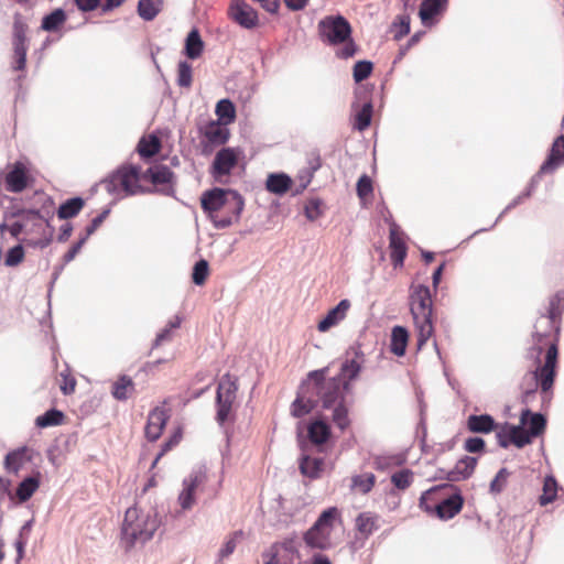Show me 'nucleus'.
<instances>
[{"instance_id":"obj_30","label":"nucleus","mask_w":564,"mask_h":564,"mask_svg":"<svg viewBox=\"0 0 564 564\" xmlns=\"http://www.w3.org/2000/svg\"><path fill=\"white\" fill-rule=\"evenodd\" d=\"M302 389L303 393L299 394L291 404V414L294 417H302L311 413L317 402L315 399H313V395L311 394L307 398L305 397V394H308V392L306 391V389H304V386L302 387Z\"/></svg>"},{"instance_id":"obj_44","label":"nucleus","mask_w":564,"mask_h":564,"mask_svg":"<svg viewBox=\"0 0 564 564\" xmlns=\"http://www.w3.org/2000/svg\"><path fill=\"white\" fill-rule=\"evenodd\" d=\"M332 421L340 431H345L349 427V412L344 401H340L334 405Z\"/></svg>"},{"instance_id":"obj_56","label":"nucleus","mask_w":564,"mask_h":564,"mask_svg":"<svg viewBox=\"0 0 564 564\" xmlns=\"http://www.w3.org/2000/svg\"><path fill=\"white\" fill-rule=\"evenodd\" d=\"M373 65L369 61H359L355 64L352 76L356 83H361L367 79L372 72Z\"/></svg>"},{"instance_id":"obj_54","label":"nucleus","mask_w":564,"mask_h":564,"mask_svg":"<svg viewBox=\"0 0 564 564\" xmlns=\"http://www.w3.org/2000/svg\"><path fill=\"white\" fill-rule=\"evenodd\" d=\"M182 440V429L178 427L174 431V433L169 437V440L162 445L161 452L156 455L155 459L152 463V468L156 466L159 460L174 446H176Z\"/></svg>"},{"instance_id":"obj_11","label":"nucleus","mask_w":564,"mask_h":564,"mask_svg":"<svg viewBox=\"0 0 564 564\" xmlns=\"http://www.w3.org/2000/svg\"><path fill=\"white\" fill-rule=\"evenodd\" d=\"M384 219L389 224V250L391 262L394 268H402L408 254L404 232L392 219V215L389 212L388 217Z\"/></svg>"},{"instance_id":"obj_34","label":"nucleus","mask_w":564,"mask_h":564,"mask_svg":"<svg viewBox=\"0 0 564 564\" xmlns=\"http://www.w3.org/2000/svg\"><path fill=\"white\" fill-rule=\"evenodd\" d=\"M467 427L473 433H489L495 430L496 423L489 414L470 415Z\"/></svg>"},{"instance_id":"obj_43","label":"nucleus","mask_w":564,"mask_h":564,"mask_svg":"<svg viewBox=\"0 0 564 564\" xmlns=\"http://www.w3.org/2000/svg\"><path fill=\"white\" fill-rule=\"evenodd\" d=\"M64 413L59 410L52 409L40 415L35 420V425L41 429L48 426H57L64 422Z\"/></svg>"},{"instance_id":"obj_22","label":"nucleus","mask_w":564,"mask_h":564,"mask_svg":"<svg viewBox=\"0 0 564 564\" xmlns=\"http://www.w3.org/2000/svg\"><path fill=\"white\" fill-rule=\"evenodd\" d=\"M520 424L528 427L527 432L534 438L541 436L546 427V420L541 413H533L529 409L521 412Z\"/></svg>"},{"instance_id":"obj_4","label":"nucleus","mask_w":564,"mask_h":564,"mask_svg":"<svg viewBox=\"0 0 564 564\" xmlns=\"http://www.w3.org/2000/svg\"><path fill=\"white\" fill-rule=\"evenodd\" d=\"M318 33L323 42L345 45L337 53L339 57L349 58L356 53V45L350 39L351 26L341 15H329L318 22Z\"/></svg>"},{"instance_id":"obj_9","label":"nucleus","mask_w":564,"mask_h":564,"mask_svg":"<svg viewBox=\"0 0 564 564\" xmlns=\"http://www.w3.org/2000/svg\"><path fill=\"white\" fill-rule=\"evenodd\" d=\"M141 170L138 166L127 165L118 169L107 180L104 181L105 188L112 194L123 192L126 195H132L139 192V181Z\"/></svg>"},{"instance_id":"obj_39","label":"nucleus","mask_w":564,"mask_h":564,"mask_svg":"<svg viewBox=\"0 0 564 564\" xmlns=\"http://www.w3.org/2000/svg\"><path fill=\"white\" fill-rule=\"evenodd\" d=\"M85 206V200L80 197H74L64 202L57 210L59 219H69L80 213Z\"/></svg>"},{"instance_id":"obj_17","label":"nucleus","mask_w":564,"mask_h":564,"mask_svg":"<svg viewBox=\"0 0 564 564\" xmlns=\"http://www.w3.org/2000/svg\"><path fill=\"white\" fill-rule=\"evenodd\" d=\"M170 410L163 406H155L152 411H150L144 430L145 437L150 442H155L160 438L166 422L170 419Z\"/></svg>"},{"instance_id":"obj_14","label":"nucleus","mask_w":564,"mask_h":564,"mask_svg":"<svg viewBox=\"0 0 564 564\" xmlns=\"http://www.w3.org/2000/svg\"><path fill=\"white\" fill-rule=\"evenodd\" d=\"M299 556V551L293 540L274 543L263 554L264 564H294Z\"/></svg>"},{"instance_id":"obj_64","label":"nucleus","mask_w":564,"mask_h":564,"mask_svg":"<svg viewBox=\"0 0 564 564\" xmlns=\"http://www.w3.org/2000/svg\"><path fill=\"white\" fill-rule=\"evenodd\" d=\"M101 0H74L78 10L83 12H90L96 10L100 6Z\"/></svg>"},{"instance_id":"obj_2","label":"nucleus","mask_w":564,"mask_h":564,"mask_svg":"<svg viewBox=\"0 0 564 564\" xmlns=\"http://www.w3.org/2000/svg\"><path fill=\"white\" fill-rule=\"evenodd\" d=\"M160 523L155 510H144L137 506L129 508L124 513L121 528V540L124 547L130 550L135 544H144L151 540Z\"/></svg>"},{"instance_id":"obj_32","label":"nucleus","mask_w":564,"mask_h":564,"mask_svg":"<svg viewBox=\"0 0 564 564\" xmlns=\"http://www.w3.org/2000/svg\"><path fill=\"white\" fill-rule=\"evenodd\" d=\"M134 392V382L129 376H120L111 387V394L118 401L127 400Z\"/></svg>"},{"instance_id":"obj_63","label":"nucleus","mask_w":564,"mask_h":564,"mask_svg":"<svg viewBox=\"0 0 564 564\" xmlns=\"http://www.w3.org/2000/svg\"><path fill=\"white\" fill-rule=\"evenodd\" d=\"M108 214H109V210H104L101 214H99L91 220L90 225L87 226V228H86V235H85L86 238H88L90 235H93L98 229V227L107 218Z\"/></svg>"},{"instance_id":"obj_41","label":"nucleus","mask_w":564,"mask_h":564,"mask_svg":"<svg viewBox=\"0 0 564 564\" xmlns=\"http://www.w3.org/2000/svg\"><path fill=\"white\" fill-rule=\"evenodd\" d=\"M557 497V481L553 476H546L543 481L542 495L539 497V503L542 507L552 503Z\"/></svg>"},{"instance_id":"obj_8","label":"nucleus","mask_w":564,"mask_h":564,"mask_svg":"<svg viewBox=\"0 0 564 564\" xmlns=\"http://www.w3.org/2000/svg\"><path fill=\"white\" fill-rule=\"evenodd\" d=\"M238 392V379L230 373L221 377L216 392V420L219 424L235 420V403Z\"/></svg>"},{"instance_id":"obj_5","label":"nucleus","mask_w":564,"mask_h":564,"mask_svg":"<svg viewBox=\"0 0 564 564\" xmlns=\"http://www.w3.org/2000/svg\"><path fill=\"white\" fill-rule=\"evenodd\" d=\"M327 368L311 371L304 382V389L308 394L317 397L324 409H330L340 401H344L341 391V379H326Z\"/></svg>"},{"instance_id":"obj_27","label":"nucleus","mask_w":564,"mask_h":564,"mask_svg":"<svg viewBox=\"0 0 564 564\" xmlns=\"http://www.w3.org/2000/svg\"><path fill=\"white\" fill-rule=\"evenodd\" d=\"M142 177L144 180L150 181L152 184L156 186H166L171 185L174 178V173L170 167L165 165H155L150 167Z\"/></svg>"},{"instance_id":"obj_19","label":"nucleus","mask_w":564,"mask_h":564,"mask_svg":"<svg viewBox=\"0 0 564 564\" xmlns=\"http://www.w3.org/2000/svg\"><path fill=\"white\" fill-rule=\"evenodd\" d=\"M499 444L502 447H507L509 443H512L517 447L521 448L532 442V437L529 435L527 430L520 425H507L498 434Z\"/></svg>"},{"instance_id":"obj_46","label":"nucleus","mask_w":564,"mask_h":564,"mask_svg":"<svg viewBox=\"0 0 564 564\" xmlns=\"http://www.w3.org/2000/svg\"><path fill=\"white\" fill-rule=\"evenodd\" d=\"M414 479V473L411 469L404 468L391 475V482L399 490L408 489Z\"/></svg>"},{"instance_id":"obj_20","label":"nucleus","mask_w":564,"mask_h":564,"mask_svg":"<svg viewBox=\"0 0 564 564\" xmlns=\"http://www.w3.org/2000/svg\"><path fill=\"white\" fill-rule=\"evenodd\" d=\"M564 164V134L557 137L551 148L550 154L540 170L536 176L542 174L553 173L557 167Z\"/></svg>"},{"instance_id":"obj_45","label":"nucleus","mask_w":564,"mask_h":564,"mask_svg":"<svg viewBox=\"0 0 564 564\" xmlns=\"http://www.w3.org/2000/svg\"><path fill=\"white\" fill-rule=\"evenodd\" d=\"M216 115L225 123H231L236 119V109L229 99H221L216 105Z\"/></svg>"},{"instance_id":"obj_31","label":"nucleus","mask_w":564,"mask_h":564,"mask_svg":"<svg viewBox=\"0 0 564 564\" xmlns=\"http://www.w3.org/2000/svg\"><path fill=\"white\" fill-rule=\"evenodd\" d=\"M379 517L371 512H362L356 519V529L362 539H368L378 530Z\"/></svg>"},{"instance_id":"obj_33","label":"nucleus","mask_w":564,"mask_h":564,"mask_svg":"<svg viewBox=\"0 0 564 564\" xmlns=\"http://www.w3.org/2000/svg\"><path fill=\"white\" fill-rule=\"evenodd\" d=\"M66 21L67 14L57 8L42 19L41 29L46 32H58Z\"/></svg>"},{"instance_id":"obj_59","label":"nucleus","mask_w":564,"mask_h":564,"mask_svg":"<svg viewBox=\"0 0 564 564\" xmlns=\"http://www.w3.org/2000/svg\"><path fill=\"white\" fill-rule=\"evenodd\" d=\"M192 66L186 62H181L177 69V84L188 88L192 85Z\"/></svg>"},{"instance_id":"obj_51","label":"nucleus","mask_w":564,"mask_h":564,"mask_svg":"<svg viewBox=\"0 0 564 564\" xmlns=\"http://www.w3.org/2000/svg\"><path fill=\"white\" fill-rule=\"evenodd\" d=\"M511 473L507 468H501L495 478L490 482V494L492 495H499L503 491L508 484V479L510 477Z\"/></svg>"},{"instance_id":"obj_42","label":"nucleus","mask_w":564,"mask_h":564,"mask_svg":"<svg viewBox=\"0 0 564 564\" xmlns=\"http://www.w3.org/2000/svg\"><path fill=\"white\" fill-rule=\"evenodd\" d=\"M203 47H204V43L200 39L199 32L196 29L192 30L186 37V43H185L186 55L193 59L197 58L200 56V54L203 52Z\"/></svg>"},{"instance_id":"obj_38","label":"nucleus","mask_w":564,"mask_h":564,"mask_svg":"<svg viewBox=\"0 0 564 564\" xmlns=\"http://www.w3.org/2000/svg\"><path fill=\"white\" fill-rule=\"evenodd\" d=\"M376 476L372 473H365L351 477L350 489L366 495L372 490L376 485Z\"/></svg>"},{"instance_id":"obj_62","label":"nucleus","mask_w":564,"mask_h":564,"mask_svg":"<svg viewBox=\"0 0 564 564\" xmlns=\"http://www.w3.org/2000/svg\"><path fill=\"white\" fill-rule=\"evenodd\" d=\"M464 447L469 453H480L485 448V441L480 437H469L465 441Z\"/></svg>"},{"instance_id":"obj_37","label":"nucleus","mask_w":564,"mask_h":564,"mask_svg":"<svg viewBox=\"0 0 564 564\" xmlns=\"http://www.w3.org/2000/svg\"><path fill=\"white\" fill-rule=\"evenodd\" d=\"M161 140L155 134H148L140 139L138 152L142 158H152L161 150Z\"/></svg>"},{"instance_id":"obj_18","label":"nucleus","mask_w":564,"mask_h":564,"mask_svg":"<svg viewBox=\"0 0 564 564\" xmlns=\"http://www.w3.org/2000/svg\"><path fill=\"white\" fill-rule=\"evenodd\" d=\"M230 189L214 188L202 195V208L209 214L214 220V216L221 215L226 205Z\"/></svg>"},{"instance_id":"obj_60","label":"nucleus","mask_w":564,"mask_h":564,"mask_svg":"<svg viewBox=\"0 0 564 564\" xmlns=\"http://www.w3.org/2000/svg\"><path fill=\"white\" fill-rule=\"evenodd\" d=\"M28 45H13V69L23 70L26 65Z\"/></svg>"},{"instance_id":"obj_36","label":"nucleus","mask_w":564,"mask_h":564,"mask_svg":"<svg viewBox=\"0 0 564 564\" xmlns=\"http://www.w3.org/2000/svg\"><path fill=\"white\" fill-rule=\"evenodd\" d=\"M324 468V459L319 457L304 456L300 463L301 473L312 479L321 477Z\"/></svg>"},{"instance_id":"obj_16","label":"nucleus","mask_w":564,"mask_h":564,"mask_svg":"<svg viewBox=\"0 0 564 564\" xmlns=\"http://www.w3.org/2000/svg\"><path fill=\"white\" fill-rule=\"evenodd\" d=\"M221 215L214 216V224L219 228H226L237 220L243 209V198L235 191L229 192Z\"/></svg>"},{"instance_id":"obj_15","label":"nucleus","mask_w":564,"mask_h":564,"mask_svg":"<svg viewBox=\"0 0 564 564\" xmlns=\"http://www.w3.org/2000/svg\"><path fill=\"white\" fill-rule=\"evenodd\" d=\"M228 15L234 22L245 29H254L259 24L257 11L245 0H231Z\"/></svg>"},{"instance_id":"obj_53","label":"nucleus","mask_w":564,"mask_h":564,"mask_svg":"<svg viewBox=\"0 0 564 564\" xmlns=\"http://www.w3.org/2000/svg\"><path fill=\"white\" fill-rule=\"evenodd\" d=\"M26 31L28 25L20 17H15L13 22V45H28Z\"/></svg>"},{"instance_id":"obj_10","label":"nucleus","mask_w":564,"mask_h":564,"mask_svg":"<svg viewBox=\"0 0 564 564\" xmlns=\"http://www.w3.org/2000/svg\"><path fill=\"white\" fill-rule=\"evenodd\" d=\"M4 187L9 193L20 194L35 185L36 178L32 166L23 161L8 165L4 174Z\"/></svg>"},{"instance_id":"obj_6","label":"nucleus","mask_w":564,"mask_h":564,"mask_svg":"<svg viewBox=\"0 0 564 564\" xmlns=\"http://www.w3.org/2000/svg\"><path fill=\"white\" fill-rule=\"evenodd\" d=\"M341 512L337 507L327 508L304 533V542L312 549H329L332 546L333 531L336 524H341Z\"/></svg>"},{"instance_id":"obj_49","label":"nucleus","mask_w":564,"mask_h":564,"mask_svg":"<svg viewBox=\"0 0 564 564\" xmlns=\"http://www.w3.org/2000/svg\"><path fill=\"white\" fill-rule=\"evenodd\" d=\"M56 381L59 386L61 391L65 395L75 392L77 382L75 377L70 373L69 369L66 368L65 370L61 371L56 378Z\"/></svg>"},{"instance_id":"obj_58","label":"nucleus","mask_w":564,"mask_h":564,"mask_svg":"<svg viewBox=\"0 0 564 564\" xmlns=\"http://www.w3.org/2000/svg\"><path fill=\"white\" fill-rule=\"evenodd\" d=\"M304 214L306 218L311 221L316 220L323 214L322 212V200L318 198L308 199L304 206Z\"/></svg>"},{"instance_id":"obj_13","label":"nucleus","mask_w":564,"mask_h":564,"mask_svg":"<svg viewBox=\"0 0 564 564\" xmlns=\"http://www.w3.org/2000/svg\"><path fill=\"white\" fill-rule=\"evenodd\" d=\"M240 151L234 148H224L219 150L212 164V175L220 183H224V177L230 175L231 171L238 165Z\"/></svg>"},{"instance_id":"obj_25","label":"nucleus","mask_w":564,"mask_h":564,"mask_svg":"<svg viewBox=\"0 0 564 564\" xmlns=\"http://www.w3.org/2000/svg\"><path fill=\"white\" fill-rule=\"evenodd\" d=\"M330 426L322 419L313 420L307 426V437L314 445H323L330 437Z\"/></svg>"},{"instance_id":"obj_1","label":"nucleus","mask_w":564,"mask_h":564,"mask_svg":"<svg viewBox=\"0 0 564 564\" xmlns=\"http://www.w3.org/2000/svg\"><path fill=\"white\" fill-rule=\"evenodd\" d=\"M563 311L564 297L554 294L550 297L546 312L534 323L531 346L527 350V357L533 361L534 369L530 372L531 383L524 390L525 399L538 389L543 394L552 392L558 365Z\"/></svg>"},{"instance_id":"obj_50","label":"nucleus","mask_w":564,"mask_h":564,"mask_svg":"<svg viewBox=\"0 0 564 564\" xmlns=\"http://www.w3.org/2000/svg\"><path fill=\"white\" fill-rule=\"evenodd\" d=\"M209 275V264L206 260L200 259L193 268L192 280L196 285H204Z\"/></svg>"},{"instance_id":"obj_47","label":"nucleus","mask_w":564,"mask_h":564,"mask_svg":"<svg viewBox=\"0 0 564 564\" xmlns=\"http://www.w3.org/2000/svg\"><path fill=\"white\" fill-rule=\"evenodd\" d=\"M205 135L212 143L224 144L229 138V131L220 124L213 123L207 127Z\"/></svg>"},{"instance_id":"obj_23","label":"nucleus","mask_w":564,"mask_h":564,"mask_svg":"<svg viewBox=\"0 0 564 564\" xmlns=\"http://www.w3.org/2000/svg\"><path fill=\"white\" fill-rule=\"evenodd\" d=\"M203 482L200 475H191L183 481V490L178 496V502L182 509H191L195 503V492L198 486Z\"/></svg>"},{"instance_id":"obj_52","label":"nucleus","mask_w":564,"mask_h":564,"mask_svg":"<svg viewBox=\"0 0 564 564\" xmlns=\"http://www.w3.org/2000/svg\"><path fill=\"white\" fill-rule=\"evenodd\" d=\"M361 370L360 361L357 358L347 359L343 362L340 368V376L347 380H354L357 378Z\"/></svg>"},{"instance_id":"obj_3","label":"nucleus","mask_w":564,"mask_h":564,"mask_svg":"<svg viewBox=\"0 0 564 564\" xmlns=\"http://www.w3.org/2000/svg\"><path fill=\"white\" fill-rule=\"evenodd\" d=\"M410 312L417 335V349H421L434 334V314L431 291L417 284L410 288Z\"/></svg>"},{"instance_id":"obj_35","label":"nucleus","mask_w":564,"mask_h":564,"mask_svg":"<svg viewBox=\"0 0 564 564\" xmlns=\"http://www.w3.org/2000/svg\"><path fill=\"white\" fill-rule=\"evenodd\" d=\"M292 185V180L286 174H270L265 182V188L273 194L283 195Z\"/></svg>"},{"instance_id":"obj_12","label":"nucleus","mask_w":564,"mask_h":564,"mask_svg":"<svg viewBox=\"0 0 564 564\" xmlns=\"http://www.w3.org/2000/svg\"><path fill=\"white\" fill-rule=\"evenodd\" d=\"M36 457H39V453L33 447L20 446L7 453L3 459V468L8 474L18 476Z\"/></svg>"},{"instance_id":"obj_40","label":"nucleus","mask_w":564,"mask_h":564,"mask_svg":"<svg viewBox=\"0 0 564 564\" xmlns=\"http://www.w3.org/2000/svg\"><path fill=\"white\" fill-rule=\"evenodd\" d=\"M163 0H139L138 14L144 21H152L161 11Z\"/></svg>"},{"instance_id":"obj_28","label":"nucleus","mask_w":564,"mask_h":564,"mask_svg":"<svg viewBox=\"0 0 564 564\" xmlns=\"http://www.w3.org/2000/svg\"><path fill=\"white\" fill-rule=\"evenodd\" d=\"M445 0H424L421 3L419 15L424 25H432L433 19L442 13Z\"/></svg>"},{"instance_id":"obj_61","label":"nucleus","mask_w":564,"mask_h":564,"mask_svg":"<svg viewBox=\"0 0 564 564\" xmlns=\"http://www.w3.org/2000/svg\"><path fill=\"white\" fill-rule=\"evenodd\" d=\"M24 259V249L22 246H15L11 248L4 259V264L7 267H17Z\"/></svg>"},{"instance_id":"obj_57","label":"nucleus","mask_w":564,"mask_h":564,"mask_svg":"<svg viewBox=\"0 0 564 564\" xmlns=\"http://www.w3.org/2000/svg\"><path fill=\"white\" fill-rule=\"evenodd\" d=\"M243 531L241 530L231 533L219 552L220 557H227L232 554L237 543L243 539Z\"/></svg>"},{"instance_id":"obj_7","label":"nucleus","mask_w":564,"mask_h":564,"mask_svg":"<svg viewBox=\"0 0 564 564\" xmlns=\"http://www.w3.org/2000/svg\"><path fill=\"white\" fill-rule=\"evenodd\" d=\"M449 485L435 486L424 491L420 498L419 507L426 513H435L441 520H448L458 514L464 505V499L460 494H454L451 497L440 501L436 505H431L429 501L434 500V496L444 489L449 488Z\"/></svg>"},{"instance_id":"obj_29","label":"nucleus","mask_w":564,"mask_h":564,"mask_svg":"<svg viewBox=\"0 0 564 564\" xmlns=\"http://www.w3.org/2000/svg\"><path fill=\"white\" fill-rule=\"evenodd\" d=\"M409 343V332L403 326H394L391 332L390 350L393 355L402 357L405 355Z\"/></svg>"},{"instance_id":"obj_21","label":"nucleus","mask_w":564,"mask_h":564,"mask_svg":"<svg viewBox=\"0 0 564 564\" xmlns=\"http://www.w3.org/2000/svg\"><path fill=\"white\" fill-rule=\"evenodd\" d=\"M351 307V303L349 300H341L334 308L329 310L326 316L319 321L317 324V329L321 333L328 332L332 327L337 326L340 322H343L348 311Z\"/></svg>"},{"instance_id":"obj_24","label":"nucleus","mask_w":564,"mask_h":564,"mask_svg":"<svg viewBox=\"0 0 564 564\" xmlns=\"http://www.w3.org/2000/svg\"><path fill=\"white\" fill-rule=\"evenodd\" d=\"M476 465L477 458L465 456L459 459L455 467L446 474L445 479L448 481H459L467 479L474 473Z\"/></svg>"},{"instance_id":"obj_55","label":"nucleus","mask_w":564,"mask_h":564,"mask_svg":"<svg viewBox=\"0 0 564 564\" xmlns=\"http://www.w3.org/2000/svg\"><path fill=\"white\" fill-rule=\"evenodd\" d=\"M356 191L361 202H366L372 195V181L367 174H364L359 177Z\"/></svg>"},{"instance_id":"obj_48","label":"nucleus","mask_w":564,"mask_h":564,"mask_svg":"<svg viewBox=\"0 0 564 564\" xmlns=\"http://www.w3.org/2000/svg\"><path fill=\"white\" fill-rule=\"evenodd\" d=\"M371 117L372 105L370 102H367L361 107L360 110L357 111L355 116L354 127L359 131H364L370 126Z\"/></svg>"},{"instance_id":"obj_26","label":"nucleus","mask_w":564,"mask_h":564,"mask_svg":"<svg viewBox=\"0 0 564 564\" xmlns=\"http://www.w3.org/2000/svg\"><path fill=\"white\" fill-rule=\"evenodd\" d=\"M41 473L36 470L33 475L24 478L17 487L15 496L19 502L28 501L40 488Z\"/></svg>"}]
</instances>
